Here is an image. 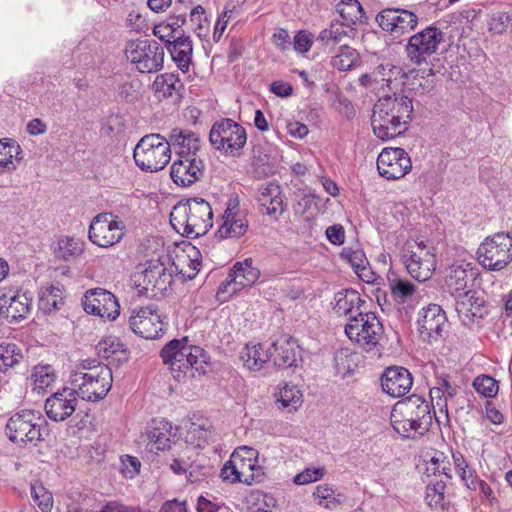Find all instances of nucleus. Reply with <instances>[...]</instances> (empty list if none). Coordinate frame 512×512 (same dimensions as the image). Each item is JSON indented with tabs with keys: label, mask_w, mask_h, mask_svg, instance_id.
Masks as SVG:
<instances>
[{
	"label": "nucleus",
	"mask_w": 512,
	"mask_h": 512,
	"mask_svg": "<svg viewBox=\"0 0 512 512\" xmlns=\"http://www.w3.org/2000/svg\"><path fill=\"white\" fill-rule=\"evenodd\" d=\"M23 150L14 139H0V172L15 170L22 160Z\"/></svg>",
	"instance_id": "nucleus-35"
},
{
	"label": "nucleus",
	"mask_w": 512,
	"mask_h": 512,
	"mask_svg": "<svg viewBox=\"0 0 512 512\" xmlns=\"http://www.w3.org/2000/svg\"><path fill=\"white\" fill-rule=\"evenodd\" d=\"M151 451H164L171 447L172 426L164 419H154L147 430Z\"/></svg>",
	"instance_id": "nucleus-32"
},
{
	"label": "nucleus",
	"mask_w": 512,
	"mask_h": 512,
	"mask_svg": "<svg viewBox=\"0 0 512 512\" xmlns=\"http://www.w3.org/2000/svg\"><path fill=\"white\" fill-rule=\"evenodd\" d=\"M411 168V159L403 148H384L377 158L378 172L387 180L400 179Z\"/></svg>",
	"instance_id": "nucleus-21"
},
{
	"label": "nucleus",
	"mask_w": 512,
	"mask_h": 512,
	"mask_svg": "<svg viewBox=\"0 0 512 512\" xmlns=\"http://www.w3.org/2000/svg\"><path fill=\"white\" fill-rule=\"evenodd\" d=\"M325 469L322 468H307L303 472L294 477V482L297 485H305L317 481L324 476Z\"/></svg>",
	"instance_id": "nucleus-55"
},
{
	"label": "nucleus",
	"mask_w": 512,
	"mask_h": 512,
	"mask_svg": "<svg viewBox=\"0 0 512 512\" xmlns=\"http://www.w3.org/2000/svg\"><path fill=\"white\" fill-rule=\"evenodd\" d=\"M337 11L345 23L355 25L365 22V12L358 0H342L337 4Z\"/></svg>",
	"instance_id": "nucleus-44"
},
{
	"label": "nucleus",
	"mask_w": 512,
	"mask_h": 512,
	"mask_svg": "<svg viewBox=\"0 0 512 512\" xmlns=\"http://www.w3.org/2000/svg\"><path fill=\"white\" fill-rule=\"evenodd\" d=\"M100 512H150L143 510L140 506L125 505L120 501H108Z\"/></svg>",
	"instance_id": "nucleus-59"
},
{
	"label": "nucleus",
	"mask_w": 512,
	"mask_h": 512,
	"mask_svg": "<svg viewBox=\"0 0 512 512\" xmlns=\"http://www.w3.org/2000/svg\"><path fill=\"white\" fill-rule=\"evenodd\" d=\"M34 378L35 389L45 390L56 380L54 369L50 365L36 366L32 374Z\"/></svg>",
	"instance_id": "nucleus-47"
},
{
	"label": "nucleus",
	"mask_w": 512,
	"mask_h": 512,
	"mask_svg": "<svg viewBox=\"0 0 512 512\" xmlns=\"http://www.w3.org/2000/svg\"><path fill=\"white\" fill-rule=\"evenodd\" d=\"M167 51L170 53L172 60L177 67L186 73L189 71L192 62L193 45L190 36L179 34L172 42L166 45Z\"/></svg>",
	"instance_id": "nucleus-29"
},
{
	"label": "nucleus",
	"mask_w": 512,
	"mask_h": 512,
	"mask_svg": "<svg viewBox=\"0 0 512 512\" xmlns=\"http://www.w3.org/2000/svg\"><path fill=\"white\" fill-rule=\"evenodd\" d=\"M443 41L444 33L436 26L430 25L409 38L406 45L407 55L413 63L421 64L437 51Z\"/></svg>",
	"instance_id": "nucleus-17"
},
{
	"label": "nucleus",
	"mask_w": 512,
	"mask_h": 512,
	"mask_svg": "<svg viewBox=\"0 0 512 512\" xmlns=\"http://www.w3.org/2000/svg\"><path fill=\"white\" fill-rule=\"evenodd\" d=\"M403 85L416 95H425L432 92L436 85L435 73L432 68L413 69L403 73Z\"/></svg>",
	"instance_id": "nucleus-27"
},
{
	"label": "nucleus",
	"mask_w": 512,
	"mask_h": 512,
	"mask_svg": "<svg viewBox=\"0 0 512 512\" xmlns=\"http://www.w3.org/2000/svg\"><path fill=\"white\" fill-rule=\"evenodd\" d=\"M138 292L148 298L162 296L172 285V273L159 260L147 261L144 269L134 275Z\"/></svg>",
	"instance_id": "nucleus-10"
},
{
	"label": "nucleus",
	"mask_w": 512,
	"mask_h": 512,
	"mask_svg": "<svg viewBox=\"0 0 512 512\" xmlns=\"http://www.w3.org/2000/svg\"><path fill=\"white\" fill-rule=\"evenodd\" d=\"M171 146L179 147L178 157H197L196 153L200 149V138L194 132L173 128L169 134Z\"/></svg>",
	"instance_id": "nucleus-31"
},
{
	"label": "nucleus",
	"mask_w": 512,
	"mask_h": 512,
	"mask_svg": "<svg viewBox=\"0 0 512 512\" xmlns=\"http://www.w3.org/2000/svg\"><path fill=\"white\" fill-rule=\"evenodd\" d=\"M78 398L73 387H63L53 393L45 401L47 417L56 422L66 420L75 412Z\"/></svg>",
	"instance_id": "nucleus-23"
},
{
	"label": "nucleus",
	"mask_w": 512,
	"mask_h": 512,
	"mask_svg": "<svg viewBox=\"0 0 512 512\" xmlns=\"http://www.w3.org/2000/svg\"><path fill=\"white\" fill-rule=\"evenodd\" d=\"M152 88L158 98H172L174 101H179L183 97L184 84L174 73L157 75Z\"/></svg>",
	"instance_id": "nucleus-33"
},
{
	"label": "nucleus",
	"mask_w": 512,
	"mask_h": 512,
	"mask_svg": "<svg viewBox=\"0 0 512 512\" xmlns=\"http://www.w3.org/2000/svg\"><path fill=\"white\" fill-rule=\"evenodd\" d=\"M45 422L32 410H23L11 416L6 424V434L14 443L42 441L41 423Z\"/></svg>",
	"instance_id": "nucleus-14"
},
{
	"label": "nucleus",
	"mask_w": 512,
	"mask_h": 512,
	"mask_svg": "<svg viewBox=\"0 0 512 512\" xmlns=\"http://www.w3.org/2000/svg\"><path fill=\"white\" fill-rule=\"evenodd\" d=\"M455 468L461 477V480L464 482L467 488H475V483L473 481H468L466 469L469 468L468 463L464 459L463 455L460 452L453 453L452 455Z\"/></svg>",
	"instance_id": "nucleus-56"
},
{
	"label": "nucleus",
	"mask_w": 512,
	"mask_h": 512,
	"mask_svg": "<svg viewBox=\"0 0 512 512\" xmlns=\"http://www.w3.org/2000/svg\"><path fill=\"white\" fill-rule=\"evenodd\" d=\"M252 259L236 262L229 271L226 280L219 286L218 294H235L238 291L252 286L259 278L260 271L252 266Z\"/></svg>",
	"instance_id": "nucleus-22"
},
{
	"label": "nucleus",
	"mask_w": 512,
	"mask_h": 512,
	"mask_svg": "<svg viewBox=\"0 0 512 512\" xmlns=\"http://www.w3.org/2000/svg\"><path fill=\"white\" fill-rule=\"evenodd\" d=\"M82 305L85 312L111 321L120 314V305L116 296L103 288L87 290L82 298Z\"/></svg>",
	"instance_id": "nucleus-19"
},
{
	"label": "nucleus",
	"mask_w": 512,
	"mask_h": 512,
	"mask_svg": "<svg viewBox=\"0 0 512 512\" xmlns=\"http://www.w3.org/2000/svg\"><path fill=\"white\" fill-rule=\"evenodd\" d=\"M473 278L472 271L469 274L463 265H451L446 272L445 284L451 294H462L467 291V284Z\"/></svg>",
	"instance_id": "nucleus-36"
},
{
	"label": "nucleus",
	"mask_w": 512,
	"mask_h": 512,
	"mask_svg": "<svg viewBox=\"0 0 512 512\" xmlns=\"http://www.w3.org/2000/svg\"><path fill=\"white\" fill-rule=\"evenodd\" d=\"M125 55L140 73H156L164 66V48L156 41L146 39L128 41Z\"/></svg>",
	"instance_id": "nucleus-8"
},
{
	"label": "nucleus",
	"mask_w": 512,
	"mask_h": 512,
	"mask_svg": "<svg viewBox=\"0 0 512 512\" xmlns=\"http://www.w3.org/2000/svg\"><path fill=\"white\" fill-rule=\"evenodd\" d=\"M112 371L109 367H99L92 373L73 372L71 386L79 398L96 402L102 400L112 387Z\"/></svg>",
	"instance_id": "nucleus-7"
},
{
	"label": "nucleus",
	"mask_w": 512,
	"mask_h": 512,
	"mask_svg": "<svg viewBox=\"0 0 512 512\" xmlns=\"http://www.w3.org/2000/svg\"><path fill=\"white\" fill-rule=\"evenodd\" d=\"M335 305L333 309L336 313L344 316H356L358 312H362L361 306L366 303L360 297V294L353 289H344L335 294Z\"/></svg>",
	"instance_id": "nucleus-34"
},
{
	"label": "nucleus",
	"mask_w": 512,
	"mask_h": 512,
	"mask_svg": "<svg viewBox=\"0 0 512 512\" xmlns=\"http://www.w3.org/2000/svg\"><path fill=\"white\" fill-rule=\"evenodd\" d=\"M313 43V35L306 31H299L293 40V47L299 53H306Z\"/></svg>",
	"instance_id": "nucleus-58"
},
{
	"label": "nucleus",
	"mask_w": 512,
	"mask_h": 512,
	"mask_svg": "<svg viewBox=\"0 0 512 512\" xmlns=\"http://www.w3.org/2000/svg\"><path fill=\"white\" fill-rule=\"evenodd\" d=\"M256 456L257 452L252 448L236 449L221 469V478L230 483L241 482L251 485L254 479L253 469Z\"/></svg>",
	"instance_id": "nucleus-15"
},
{
	"label": "nucleus",
	"mask_w": 512,
	"mask_h": 512,
	"mask_svg": "<svg viewBox=\"0 0 512 512\" xmlns=\"http://www.w3.org/2000/svg\"><path fill=\"white\" fill-rule=\"evenodd\" d=\"M122 464L126 477L133 478L140 472L141 462L137 457L125 455L122 457Z\"/></svg>",
	"instance_id": "nucleus-62"
},
{
	"label": "nucleus",
	"mask_w": 512,
	"mask_h": 512,
	"mask_svg": "<svg viewBox=\"0 0 512 512\" xmlns=\"http://www.w3.org/2000/svg\"><path fill=\"white\" fill-rule=\"evenodd\" d=\"M141 87L139 80L124 82L119 86V95L126 102L134 103L141 97Z\"/></svg>",
	"instance_id": "nucleus-51"
},
{
	"label": "nucleus",
	"mask_w": 512,
	"mask_h": 512,
	"mask_svg": "<svg viewBox=\"0 0 512 512\" xmlns=\"http://www.w3.org/2000/svg\"><path fill=\"white\" fill-rule=\"evenodd\" d=\"M296 200L297 202L294 206V210L297 213L304 215L315 203V195L307 193L304 190L298 191L296 193Z\"/></svg>",
	"instance_id": "nucleus-57"
},
{
	"label": "nucleus",
	"mask_w": 512,
	"mask_h": 512,
	"mask_svg": "<svg viewBox=\"0 0 512 512\" xmlns=\"http://www.w3.org/2000/svg\"><path fill=\"white\" fill-rule=\"evenodd\" d=\"M402 260L408 273L417 281L425 282L435 270V256L424 242H406L402 250Z\"/></svg>",
	"instance_id": "nucleus-12"
},
{
	"label": "nucleus",
	"mask_w": 512,
	"mask_h": 512,
	"mask_svg": "<svg viewBox=\"0 0 512 512\" xmlns=\"http://www.w3.org/2000/svg\"><path fill=\"white\" fill-rule=\"evenodd\" d=\"M205 165L199 157H179L170 170V175L175 184L189 187L199 181L204 175Z\"/></svg>",
	"instance_id": "nucleus-25"
},
{
	"label": "nucleus",
	"mask_w": 512,
	"mask_h": 512,
	"mask_svg": "<svg viewBox=\"0 0 512 512\" xmlns=\"http://www.w3.org/2000/svg\"><path fill=\"white\" fill-rule=\"evenodd\" d=\"M131 330L145 339H156L162 335L166 323L155 305H148L134 309L129 317Z\"/></svg>",
	"instance_id": "nucleus-16"
},
{
	"label": "nucleus",
	"mask_w": 512,
	"mask_h": 512,
	"mask_svg": "<svg viewBox=\"0 0 512 512\" xmlns=\"http://www.w3.org/2000/svg\"><path fill=\"white\" fill-rule=\"evenodd\" d=\"M482 305L483 302H479V299L475 298L471 291H464V293L459 294L455 303V309L460 317H481Z\"/></svg>",
	"instance_id": "nucleus-41"
},
{
	"label": "nucleus",
	"mask_w": 512,
	"mask_h": 512,
	"mask_svg": "<svg viewBox=\"0 0 512 512\" xmlns=\"http://www.w3.org/2000/svg\"><path fill=\"white\" fill-rule=\"evenodd\" d=\"M133 157L136 165L143 171L162 170L171 159L169 138L160 134L143 136L134 148Z\"/></svg>",
	"instance_id": "nucleus-5"
},
{
	"label": "nucleus",
	"mask_w": 512,
	"mask_h": 512,
	"mask_svg": "<svg viewBox=\"0 0 512 512\" xmlns=\"http://www.w3.org/2000/svg\"><path fill=\"white\" fill-rule=\"evenodd\" d=\"M477 254L483 267L499 271L512 261V237L503 232L495 233L480 244Z\"/></svg>",
	"instance_id": "nucleus-11"
},
{
	"label": "nucleus",
	"mask_w": 512,
	"mask_h": 512,
	"mask_svg": "<svg viewBox=\"0 0 512 512\" xmlns=\"http://www.w3.org/2000/svg\"><path fill=\"white\" fill-rule=\"evenodd\" d=\"M24 358L22 349L15 343H0V372L7 373Z\"/></svg>",
	"instance_id": "nucleus-43"
},
{
	"label": "nucleus",
	"mask_w": 512,
	"mask_h": 512,
	"mask_svg": "<svg viewBox=\"0 0 512 512\" xmlns=\"http://www.w3.org/2000/svg\"><path fill=\"white\" fill-rule=\"evenodd\" d=\"M446 322V314L439 305H428L419 312L417 323L420 337L428 343L437 341Z\"/></svg>",
	"instance_id": "nucleus-24"
},
{
	"label": "nucleus",
	"mask_w": 512,
	"mask_h": 512,
	"mask_svg": "<svg viewBox=\"0 0 512 512\" xmlns=\"http://www.w3.org/2000/svg\"><path fill=\"white\" fill-rule=\"evenodd\" d=\"M388 286L393 297L399 302H406L415 292V286L412 282L396 275L388 276Z\"/></svg>",
	"instance_id": "nucleus-45"
},
{
	"label": "nucleus",
	"mask_w": 512,
	"mask_h": 512,
	"mask_svg": "<svg viewBox=\"0 0 512 512\" xmlns=\"http://www.w3.org/2000/svg\"><path fill=\"white\" fill-rule=\"evenodd\" d=\"M96 349L98 351V355L103 359H112V361L118 362L127 361L128 359L124 344L112 336L99 341Z\"/></svg>",
	"instance_id": "nucleus-39"
},
{
	"label": "nucleus",
	"mask_w": 512,
	"mask_h": 512,
	"mask_svg": "<svg viewBox=\"0 0 512 512\" xmlns=\"http://www.w3.org/2000/svg\"><path fill=\"white\" fill-rule=\"evenodd\" d=\"M341 257L347 259L355 271L365 270V266L368 264L366 256L362 250L344 248L341 252Z\"/></svg>",
	"instance_id": "nucleus-54"
},
{
	"label": "nucleus",
	"mask_w": 512,
	"mask_h": 512,
	"mask_svg": "<svg viewBox=\"0 0 512 512\" xmlns=\"http://www.w3.org/2000/svg\"><path fill=\"white\" fill-rule=\"evenodd\" d=\"M240 209H239V199L237 196L230 197L227 202V207L223 214V223L229 224L231 221H234L239 217Z\"/></svg>",
	"instance_id": "nucleus-60"
},
{
	"label": "nucleus",
	"mask_w": 512,
	"mask_h": 512,
	"mask_svg": "<svg viewBox=\"0 0 512 512\" xmlns=\"http://www.w3.org/2000/svg\"><path fill=\"white\" fill-rule=\"evenodd\" d=\"M380 28L397 38L414 30L418 24V16L407 9L392 7L382 9L375 18Z\"/></svg>",
	"instance_id": "nucleus-18"
},
{
	"label": "nucleus",
	"mask_w": 512,
	"mask_h": 512,
	"mask_svg": "<svg viewBox=\"0 0 512 512\" xmlns=\"http://www.w3.org/2000/svg\"><path fill=\"white\" fill-rule=\"evenodd\" d=\"M349 339L359 343L366 351L382 346L384 327L373 312H358L345 326Z\"/></svg>",
	"instance_id": "nucleus-6"
},
{
	"label": "nucleus",
	"mask_w": 512,
	"mask_h": 512,
	"mask_svg": "<svg viewBox=\"0 0 512 512\" xmlns=\"http://www.w3.org/2000/svg\"><path fill=\"white\" fill-rule=\"evenodd\" d=\"M31 495L42 512H50L53 505L52 494L39 482L31 484Z\"/></svg>",
	"instance_id": "nucleus-48"
},
{
	"label": "nucleus",
	"mask_w": 512,
	"mask_h": 512,
	"mask_svg": "<svg viewBox=\"0 0 512 512\" xmlns=\"http://www.w3.org/2000/svg\"><path fill=\"white\" fill-rule=\"evenodd\" d=\"M277 401L281 403L284 408H289L290 411L297 410L302 404V393L295 385L284 384L279 392L276 394Z\"/></svg>",
	"instance_id": "nucleus-46"
},
{
	"label": "nucleus",
	"mask_w": 512,
	"mask_h": 512,
	"mask_svg": "<svg viewBox=\"0 0 512 512\" xmlns=\"http://www.w3.org/2000/svg\"><path fill=\"white\" fill-rule=\"evenodd\" d=\"M187 339H173L161 350V358L165 364H169L173 377L180 381L190 373L194 377V370H198V364L207 363V355L199 346L186 344Z\"/></svg>",
	"instance_id": "nucleus-4"
},
{
	"label": "nucleus",
	"mask_w": 512,
	"mask_h": 512,
	"mask_svg": "<svg viewBox=\"0 0 512 512\" xmlns=\"http://www.w3.org/2000/svg\"><path fill=\"white\" fill-rule=\"evenodd\" d=\"M433 403V408L438 409V412L434 410V417L438 424H442L444 422L449 421V414H448V406H447V396H444L441 398V400L437 399Z\"/></svg>",
	"instance_id": "nucleus-63"
},
{
	"label": "nucleus",
	"mask_w": 512,
	"mask_h": 512,
	"mask_svg": "<svg viewBox=\"0 0 512 512\" xmlns=\"http://www.w3.org/2000/svg\"><path fill=\"white\" fill-rule=\"evenodd\" d=\"M126 232L125 223L112 213L96 215L89 227V240L102 248L111 247L119 243Z\"/></svg>",
	"instance_id": "nucleus-13"
},
{
	"label": "nucleus",
	"mask_w": 512,
	"mask_h": 512,
	"mask_svg": "<svg viewBox=\"0 0 512 512\" xmlns=\"http://www.w3.org/2000/svg\"><path fill=\"white\" fill-rule=\"evenodd\" d=\"M210 144L219 151L238 157L247 141L243 126L229 118L216 121L209 133Z\"/></svg>",
	"instance_id": "nucleus-9"
},
{
	"label": "nucleus",
	"mask_w": 512,
	"mask_h": 512,
	"mask_svg": "<svg viewBox=\"0 0 512 512\" xmlns=\"http://www.w3.org/2000/svg\"><path fill=\"white\" fill-rule=\"evenodd\" d=\"M412 118V100L402 93H393L380 97L375 103L371 125L375 136L387 141L404 134Z\"/></svg>",
	"instance_id": "nucleus-1"
},
{
	"label": "nucleus",
	"mask_w": 512,
	"mask_h": 512,
	"mask_svg": "<svg viewBox=\"0 0 512 512\" xmlns=\"http://www.w3.org/2000/svg\"><path fill=\"white\" fill-rule=\"evenodd\" d=\"M361 62L359 52L348 44H342L339 53L332 57L331 65L339 71H348Z\"/></svg>",
	"instance_id": "nucleus-40"
},
{
	"label": "nucleus",
	"mask_w": 512,
	"mask_h": 512,
	"mask_svg": "<svg viewBox=\"0 0 512 512\" xmlns=\"http://www.w3.org/2000/svg\"><path fill=\"white\" fill-rule=\"evenodd\" d=\"M247 229V220L238 218L229 224H222L217 231V235L220 238H239L246 233Z\"/></svg>",
	"instance_id": "nucleus-49"
},
{
	"label": "nucleus",
	"mask_w": 512,
	"mask_h": 512,
	"mask_svg": "<svg viewBox=\"0 0 512 512\" xmlns=\"http://www.w3.org/2000/svg\"><path fill=\"white\" fill-rule=\"evenodd\" d=\"M356 34L357 30L351 24L332 21L328 28L323 29L319 33L316 40L325 46H335L337 44L342 45L347 44V40H353Z\"/></svg>",
	"instance_id": "nucleus-30"
},
{
	"label": "nucleus",
	"mask_w": 512,
	"mask_h": 512,
	"mask_svg": "<svg viewBox=\"0 0 512 512\" xmlns=\"http://www.w3.org/2000/svg\"><path fill=\"white\" fill-rule=\"evenodd\" d=\"M33 297L30 292L4 289L0 293V316L9 323L25 319L31 311Z\"/></svg>",
	"instance_id": "nucleus-20"
},
{
	"label": "nucleus",
	"mask_w": 512,
	"mask_h": 512,
	"mask_svg": "<svg viewBox=\"0 0 512 512\" xmlns=\"http://www.w3.org/2000/svg\"><path fill=\"white\" fill-rule=\"evenodd\" d=\"M172 227L188 238L206 234L213 226L211 205L202 198L178 202L170 213Z\"/></svg>",
	"instance_id": "nucleus-3"
},
{
	"label": "nucleus",
	"mask_w": 512,
	"mask_h": 512,
	"mask_svg": "<svg viewBox=\"0 0 512 512\" xmlns=\"http://www.w3.org/2000/svg\"><path fill=\"white\" fill-rule=\"evenodd\" d=\"M272 360L279 368H290L297 365L300 347L292 338H283L272 343Z\"/></svg>",
	"instance_id": "nucleus-28"
},
{
	"label": "nucleus",
	"mask_w": 512,
	"mask_h": 512,
	"mask_svg": "<svg viewBox=\"0 0 512 512\" xmlns=\"http://www.w3.org/2000/svg\"><path fill=\"white\" fill-rule=\"evenodd\" d=\"M412 375L408 369L401 366H391L384 370L381 376L383 392L397 398L402 397L412 387Z\"/></svg>",
	"instance_id": "nucleus-26"
},
{
	"label": "nucleus",
	"mask_w": 512,
	"mask_h": 512,
	"mask_svg": "<svg viewBox=\"0 0 512 512\" xmlns=\"http://www.w3.org/2000/svg\"><path fill=\"white\" fill-rule=\"evenodd\" d=\"M84 242L75 237L64 236L57 241L54 254L57 259L71 261L84 251Z\"/></svg>",
	"instance_id": "nucleus-38"
},
{
	"label": "nucleus",
	"mask_w": 512,
	"mask_h": 512,
	"mask_svg": "<svg viewBox=\"0 0 512 512\" xmlns=\"http://www.w3.org/2000/svg\"><path fill=\"white\" fill-rule=\"evenodd\" d=\"M39 309L45 314L52 313L63 305V292L59 286L50 285L39 294Z\"/></svg>",
	"instance_id": "nucleus-42"
},
{
	"label": "nucleus",
	"mask_w": 512,
	"mask_h": 512,
	"mask_svg": "<svg viewBox=\"0 0 512 512\" xmlns=\"http://www.w3.org/2000/svg\"><path fill=\"white\" fill-rule=\"evenodd\" d=\"M272 347L265 348L259 343L253 346L247 345L242 353L244 365L251 371H259L264 364L272 359Z\"/></svg>",
	"instance_id": "nucleus-37"
},
{
	"label": "nucleus",
	"mask_w": 512,
	"mask_h": 512,
	"mask_svg": "<svg viewBox=\"0 0 512 512\" xmlns=\"http://www.w3.org/2000/svg\"><path fill=\"white\" fill-rule=\"evenodd\" d=\"M327 239L334 245H341L345 240V231L342 225L335 224L326 229Z\"/></svg>",
	"instance_id": "nucleus-64"
},
{
	"label": "nucleus",
	"mask_w": 512,
	"mask_h": 512,
	"mask_svg": "<svg viewBox=\"0 0 512 512\" xmlns=\"http://www.w3.org/2000/svg\"><path fill=\"white\" fill-rule=\"evenodd\" d=\"M445 483L437 481L436 483H429L426 487V500L429 506L440 505L444 498Z\"/></svg>",
	"instance_id": "nucleus-53"
},
{
	"label": "nucleus",
	"mask_w": 512,
	"mask_h": 512,
	"mask_svg": "<svg viewBox=\"0 0 512 512\" xmlns=\"http://www.w3.org/2000/svg\"><path fill=\"white\" fill-rule=\"evenodd\" d=\"M261 211L268 215H275L277 213L282 214L284 212L280 186H278V193H276V195L273 194L267 206L264 209H261Z\"/></svg>",
	"instance_id": "nucleus-61"
},
{
	"label": "nucleus",
	"mask_w": 512,
	"mask_h": 512,
	"mask_svg": "<svg viewBox=\"0 0 512 512\" xmlns=\"http://www.w3.org/2000/svg\"><path fill=\"white\" fill-rule=\"evenodd\" d=\"M390 419L397 433L410 438L412 434L425 435L432 425L433 415L429 403L414 394L393 406Z\"/></svg>",
	"instance_id": "nucleus-2"
},
{
	"label": "nucleus",
	"mask_w": 512,
	"mask_h": 512,
	"mask_svg": "<svg viewBox=\"0 0 512 512\" xmlns=\"http://www.w3.org/2000/svg\"><path fill=\"white\" fill-rule=\"evenodd\" d=\"M473 387L486 398L494 397L499 389L498 382L488 375L477 376L473 381Z\"/></svg>",
	"instance_id": "nucleus-50"
},
{
	"label": "nucleus",
	"mask_w": 512,
	"mask_h": 512,
	"mask_svg": "<svg viewBox=\"0 0 512 512\" xmlns=\"http://www.w3.org/2000/svg\"><path fill=\"white\" fill-rule=\"evenodd\" d=\"M512 26V17L507 12L498 11L492 14L490 30L495 34H502Z\"/></svg>",
	"instance_id": "nucleus-52"
}]
</instances>
